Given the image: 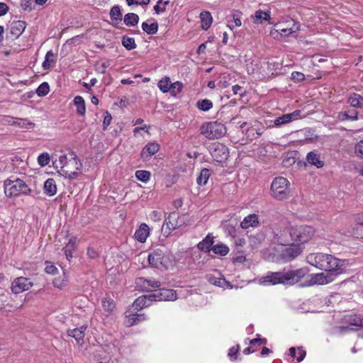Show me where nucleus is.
<instances>
[{
    "mask_svg": "<svg viewBox=\"0 0 363 363\" xmlns=\"http://www.w3.org/2000/svg\"><path fill=\"white\" fill-rule=\"evenodd\" d=\"M142 29L148 35L155 34L158 30V23L157 22L148 24L147 22L142 23Z\"/></svg>",
    "mask_w": 363,
    "mask_h": 363,
    "instance_id": "39",
    "label": "nucleus"
},
{
    "mask_svg": "<svg viewBox=\"0 0 363 363\" xmlns=\"http://www.w3.org/2000/svg\"><path fill=\"white\" fill-rule=\"evenodd\" d=\"M240 350V346L237 345L236 346H233L230 347L228 350V357L231 360H236L238 359V354Z\"/></svg>",
    "mask_w": 363,
    "mask_h": 363,
    "instance_id": "57",
    "label": "nucleus"
},
{
    "mask_svg": "<svg viewBox=\"0 0 363 363\" xmlns=\"http://www.w3.org/2000/svg\"><path fill=\"white\" fill-rule=\"evenodd\" d=\"M201 134L209 140L218 139L226 133L225 126L218 121L204 123L200 128Z\"/></svg>",
    "mask_w": 363,
    "mask_h": 363,
    "instance_id": "8",
    "label": "nucleus"
},
{
    "mask_svg": "<svg viewBox=\"0 0 363 363\" xmlns=\"http://www.w3.org/2000/svg\"><path fill=\"white\" fill-rule=\"evenodd\" d=\"M86 255L90 259H96L99 257V252L96 247L89 246L86 249Z\"/></svg>",
    "mask_w": 363,
    "mask_h": 363,
    "instance_id": "55",
    "label": "nucleus"
},
{
    "mask_svg": "<svg viewBox=\"0 0 363 363\" xmlns=\"http://www.w3.org/2000/svg\"><path fill=\"white\" fill-rule=\"evenodd\" d=\"M155 301H172L176 298V293L172 289H160L152 294Z\"/></svg>",
    "mask_w": 363,
    "mask_h": 363,
    "instance_id": "16",
    "label": "nucleus"
},
{
    "mask_svg": "<svg viewBox=\"0 0 363 363\" xmlns=\"http://www.w3.org/2000/svg\"><path fill=\"white\" fill-rule=\"evenodd\" d=\"M338 118L341 121H357L358 119V112L355 110H347L339 113Z\"/></svg>",
    "mask_w": 363,
    "mask_h": 363,
    "instance_id": "33",
    "label": "nucleus"
},
{
    "mask_svg": "<svg viewBox=\"0 0 363 363\" xmlns=\"http://www.w3.org/2000/svg\"><path fill=\"white\" fill-rule=\"evenodd\" d=\"M121 43H122L123 46L124 48H125L128 50H131L136 48L135 41L133 38H130L127 35H124L122 38Z\"/></svg>",
    "mask_w": 363,
    "mask_h": 363,
    "instance_id": "42",
    "label": "nucleus"
},
{
    "mask_svg": "<svg viewBox=\"0 0 363 363\" xmlns=\"http://www.w3.org/2000/svg\"><path fill=\"white\" fill-rule=\"evenodd\" d=\"M354 152L357 156L363 157V140H360L355 145Z\"/></svg>",
    "mask_w": 363,
    "mask_h": 363,
    "instance_id": "61",
    "label": "nucleus"
},
{
    "mask_svg": "<svg viewBox=\"0 0 363 363\" xmlns=\"http://www.w3.org/2000/svg\"><path fill=\"white\" fill-rule=\"evenodd\" d=\"M274 233L273 242L277 245L287 246L293 241L291 236V227L289 229H276Z\"/></svg>",
    "mask_w": 363,
    "mask_h": 363,
    "instance_id": "13",
    "label": "nucleus"
},
{
    "mask_svg": "<svg viewBox=\"0 0 363 363\" xmlns=\"http://www.w3.org/2000/svg\"><path fill=\"white\" fill-rule=\"evenodd\" d=\"M306 160L309 164L315 166L317 168H321L324 165V162L320 160V155L313 151L307 154Z\"/></svg>",
    "mask_w": 363,
    "mask_h": 363,
    "instance_id": "29",
    "label": "nucleus"
},
{
    "mask_svg": "<svg viewBox=\"0 0 363 363\" xmlns=\"http://www.w3.org/2000/svg\"><path fill=\"white\" fill-rule=\"evenodd\" d=\"M169 4V1H163L158 0L156 5L154 6V11L157 14L164 13L166 11V6Z\"/></svg>",
    "mask_w": 363,
    "mask_h": 363,
    "instance_id": "49",
    "label": "nucleus"
},
{
    "mask_svg": "<svg viewBox=\"0 0 363 363\" xmlns=\"http://www.w3.org/2000/svg\"><path fill=\"white\" fill-rule=\"evenodd\" d=\"M289 355L296 359L297 362H301L304 359L306 352L302 347H298L297 349L292 347L289 350Z\"/></svg>",
    "mask_w": 363,
    "mask_h": 363,
    "instance_id": "28",
    "label": "nucleus"
},
{
    "mask_svg": "<svg viewBox=\"0 0 363 363\" xmlns=\"http://www.w3.org/2000/svg\"><path fill=\"white\" fill-rule=\"evenodd\" d=\"M155 301L152 298V294L149 295H143L137 298L133 303L134 310L139 311L145 308L150 306Z\"/></svg>",
    "mask_w": 363,
    "mask_h": 363,
    "instance_id": "17",
    "label": "nucleus"
},
{
    "mask_svg": "<svg viewBox=\"0 0 363 363\" xmlns=\"http://www.w3.org/2000/svg\"><path fill=\"white\" fill-rule=\"evenodd\" d=\"M33 285V282L28 278L17 277L11 282V291L13 294H18L29 290Z\"/></svg>",
    "mask_w": 363,
    "mask_h": 363,
    "instance_id": "15",
    "label": "nucleus"
},
{
    "mask_svg": "<svg viewBox=\"0 0 363 363\" xmlns=\"http://www.w3.org/2000/svg\"><path fill=\"white\" fill-rule=\"evenodd\" d=\"M171 84L170 78L166 76L158 82L157 86L162 93H167L170 90Z\"/></svg>",
    "mask_w": 363,
    "mask_h": 363,
    "instance_id": "37",
    "label": "nucleus"
},
{
    "mask_svg": "<svg viewBox=\"0 0 363 363\" xmlns=\"http://www.w3.org/2000/svg\"><path fill=\"white\" fill-rule=\"evenodd\" d=\"M200 18L201 22V28L204 30H207L213 23V17L211 13L206 11L201 12Z\"/></svg>",
    "mask_w": 363,
    "mask_h": 363,
    "instance_id": "30",
    "label": "nucleus"
},
{
    "mask_svg": "<svg viewBox=\"0 0 363 363\" xmlns=\"http://www.w3.org/2000/svg\"><path fill=\"white\" fill-rule=\"evenodd\" d=\"M149 264L160 270L167 269L170 264L169 257L161 249H155L148 255Z\"/></svg>",
    "mask_w": 363,
    "mask_h": 363,
    "instance_id": "9",
    "label": "nucleus"
},
{
    "mask_svg": "<svg viewBox=\"0 0 363 363\" xmlns=\"http://www.w3.org/2000/svg\"><path fill=\"white\" fill-rule=\"evenodd\" d=\"M111 121H112V116H111V113H109L108 111H106L105 113V116L104 117V121H103L104 130H106L108 128V126L111 124Z\"/></svg>",
    "mask_w": 363,
    "mask_h": 363,
    "instance_id": "62",
    "label": "nucleus"
},
{
    "mask_svg": "<svg viewBox=\"0 0 363 363\" xmlns=\"http://www.w3.org/2000/svg\"><path fill=\"white\" fill-rule=\"evenodd\" d=\"M135 177L140 182H147L150 178V172L147 170H137Z\"/></svg>",
    "mask_w": 363,
    "mask_h": 363,
    "instance_id": "48",
    "label": "nucleus"
},
{
    "mask_svg": "<svg viewBox=\"0 0 363 363\" xmlns=\"http://www.w3.org/2000/svg\"><path fill=\"white\" fill-rule=\"evenodd\" d=\"M315 233V229L311 225H301L291 226V236H292V240L298 244H304L309 242L314 237Z\"/></svg>",
    "mask_w": 363,
    "mask_h": 363,
    "instance_id": "6",
    "label": "nucleus"
},
{
    "mask_svg": "<svg viewBox=\"0 0 363 363\" xmlns=\"http://www.w3.org/2000/svg\"><path fill=\"white\" fill-rule=\"evenodd\" d=\"M49 91L50 86L47 82L42 83L36 90V93L39 96H45L49 93Z\"/></svg>",
    "mask_w": 363,
    "mask_h": 363,
    "instance_id": "52",
    "label": "nucleus"
},
{
    "mask_svg": "<svg viewBox=\"0 0 363 363\" xmlns=\"http://www.w3.org/2000/svg\"><path fill=\"white\" fill-rule=\"evenodd\" d=\"M160 145L156 142L148 143L142 150L140 157L143 160H147L156 154L160 150Z\"/></svg>",
    "mask_w": 363,
    "mask_h": 363,
    "instance_id": "19",
    "label": "nucleus"
},
{
    "mask_svg": "<svg viewBox=\"0 0 363 363\" xmlns=\"http://www.w3.org/2000/svg\"><path fill=\"white\" fill-rule=\"evenodd\" d=\"M86 328L87 327L86 325H82L80 328L68 330L67 335L74 338L78 343H80V342H83Z\"/></svg>",
    "mask_w": 363,
    "mask_h": 363,
    "instance_id": "23",
    "label": "nucleus"
},
{
    "mask_svg": "<svg viewBox=\"0 0 363 363\" xmlns=\"http://www.w3.org/2000/svg\"><path fill=\"white\" fill-rule=\"evenodd\" d=\"M291 79L297 82H302L305 79V76L303 73L299 72H293L291 73Z\"/></svg>",
    "mask_w": 363,
    "mask_h": 363,
    "instance_id": "64",
    "label": "nucleus"
},
{
    "mask_svg": "<svg viewBox=\"0 0 363 363\" xmlns=\"http://www.w3.org/2000/svg\"><path fill=\"white\" fill-rule=\"evenodd\" d=\"M328 277L324 275L323 273H320L316 275L315 282H318L319 284H327L329 281H332V279H328Z\"/></svg>",
    "mask_w": 363,
    "mask_h": 363,
    "instance_id": "60",
    "label": "nucleus"
},
{
    "mask_svg": "<svg viewBox=\"0 0 363 363\" xmlns=\"http://www.w3.org/2000/svg\"><path fill=\"white\" fill-rule=\"evenodd\" d=\"M347 102L351 106L354 108H362L363 107V96L357 94L352 93L350 94Z\"/></svg>",
    "mask_w": 363,
    "mask_h": 363,
    "instance_id": "31",
    "label": "nucleus"
},
{
    "mask_svg": "<svg viewBox=\"0 0 363 363\" xmlns=\"http://www.w3.org/2000/svg\"><path fill=\"white\" fill-rule=\"evenodd\" d=\"M211 251L216 255H220V256H225L229 252V247L223 244H217L216 245H213L211 248Z\"/></svg>",
    "mask_w": 363,
    "mask_h": 363,
    "instance_id": "40",
    "label": "nucleus"
},
{
    "mask_svg": "<svg viewBox=\"0 0 363 363\" xmlns=\"http://www.w3.org/2000/svg\"><path fill=\"white\" fill-rule=\"evenodd\" d=\"M306 262L317 269L332 272L335 276L343 273L346 267L345 260L321 252L309 254L306 257Z\"/></svg>",
    "mask_w": 363,
    "mask_h": 363,
    "instance_id": "1",
    "label": "nucleus"
},
{
    "mask_svg": "<svg viewBox=\"0 0 363 363\" xmlns=\"http://www.w3.org/2000/svg\"><path fill=\"white\" fill-rule=\"evenodd\" d=\"M44 193L48 196H52L57 194V184L56 182L52 178L48 179L43 186Z\"/></svg>",
    "mask_w": 363,
    "mask_h": 363,
    "instance_id": "26",
    "label": "nucleus"
},
{
    "mask_svg": "<svg viewBox=\"0 0 363 363\" xmlns=\"http://www.w3.org/2000/svg\"><path fill=\"white\" fill-rule=\"evenodd\" d=\"M232 91L233 92V94H239L240 97H243L244 96H245L246 94V91L245 90H244L243 87L238 84L233 86Z\"/></svg>",
    "mask_w": 363,
    "mask_h": 363,
    "instance_id": "59",
    "label": "nucleus"
},
{
    "mask_svg": "<svg viewBox=\"0 0 363 363\" xmlns=\"http://www.w3.org/2000/svg\"><path fill=\"white\" fill-rule=\"evenodd\" d=\"M299 30L298 23L291 18H287L285 21L279 22L274 25V28L272 30V34L274 38H278L289 37L291 34L296 33Z\"/></svg>",
    "mask_w": 363,
    "mask_h": 363,
    "instance_id": "7",
    "label": "nucleus"
},
{
    "mask_svg": "<svg viewBox=\"0 0 363 363\" xmlns=\"http://www.w3.org/2000/svg\"><path fill=\"white\" fill-rule=\"evenodd\" d=\"M54 164L55 168L60 169L58 172L62 176L69 179H75L82 167V164L77 157L67 158L65 155H60L59 159L54 162Z\"/></svg>",
    "mask_w": 363,
    "mask_h": 363,
    "instance_id": "3",
    "label": "nucleus"
},
{
    "mask_svg": "<svg viewBox=\"0 0 363 363\" xmlns=\"http://www.w3.org/2000/svg\"><path fill=\"white\" fill-rule=\"evenodd\" d=\"M182 89L183 84L181 82L177 81L171 84L169 92L172 96H176L178 94L182 91Z\"/></svg>",
    "mask_w": 363,
    "mask_h": 363,
    "instance_id": "46",
    "label": "nucleus"
},
{
    "mask_svg": "<svg viewBox=\"0 0 363 363\" xmlns=\"http://www.w3.org/2000/svg\"><path fill=\"white\" fill-rule=\"evenodd\" d=\"M26 27V22L23 21H15L12 22L9 28V33L11 36L18 38L25 30Z\"/></svg>",
    "mask_w": 363,
    "mask_h": 363,
    "instance_id": "18",
    "label": "nucleus"
},
{
    "mask_svg": "<svg viewBox=\"0 0 363 363\" xmlns=\"http://www.w3.org/2000/svg\"><path fill=\"white\" fill-rule=\"evenodd\" d=\"M347 322L350 325L363 328V318H362L360 315H350L347 318Z\"/></svg>",
    "mask_w": 363,
    "mask_h": 363,
    "instance_id": "44",
    "label": "nucleus"
},
{
    "mask_svg": "<svg viewBox=\"0 0 363 363\" xmlns=\"http://www.w3.org/2000/svg\"><path fill=\"white\" fill-rule=\"evenodd\" d=\"M211 176V170L207 168H203L201 170L199 175L196 178V183L200 185H206Z\"/></svg>",
    "mask_w": 363,
    "mask_h": 363,
    "instance_id": "34",
    "label": "nucleus"
},
{
    "mask_svg": "<svg viewBox=\"0 0 363 363\" xmlns=\"http://www.w3.org/2000/svg\"><path fill=\"white\" fill-rule=\"evenodd\" d=\"M128 312L125 313V321L124 324L127 327H131L134 325H136L139 323L141 321H143L145 320L146 316L144 313L140 314H133V313H128Z\"/></svg>",
    "mask_w": 363,
    "mask_h": 363,
    "instance_id": "21",
    "label": "nucleus"
},
{
    "mask_svg": "<svg viewBox=\"0 0 363 363\" xmlns=\"http://www.w3.org/2000/svg\"><path fill=\"white\" fill-rule=\"evenodd\" d=\"M270 195L277 201H284L291 196L289 181L284 177H275L270 186Z\"/></svg>",
    "mask_w": 363,
    "mask_h": 363,
    "instance_id": "5",
    "label": "nucleus"
},
{
    "mask_svg": "<svg viewBox=\"0 0 363 363\" xmlns=\"http://www.w3.org/2000/svg\"><path fill=\"white\" fill-rule=\"evenodd\" d=\"M78 238L76 236H72L65 247H63L62 250L65 252L67 260L70 261L73 257V252L77 249V243Z\"/></svg>",
    "mask_w": 363,
    "mask_h": 363,
    "instance_id": "22",
    "label": "nucleus"
},
{
    "mask_svg": "<svg viewBox=\"0 0 363 363\" xmlns=\"http://www.w3.org/2000/svg\"><path fill=\"white\" fill-rule=\"evenodd\" d=\"M45 272L47 273V274H56L58 272V269L57 268L52 264H50L48 265H47L45 268Z\"/></svg>",
    "mask_w": 363,
    "mask_h": 363,
    "instance_id": "63",
    "label": "nucleus"
},
{
    "mask_svg": "<svg viewBox=\"0 0 363 363\" xmlns=\"http://www.w3.org/2000/svg\"><path fill=\"white\" fill-rule=\"evenodd\" d=\"M209 152L213 159L218 162L226 160L229 155L228 148L219 142L213 143L209 146Z\"/></svg>",
    "mask_w": 363,
    "mask_h": 363,
    "instance_id": "10",
    "label": "nucleus"
},
{
    "mask_svg": "<svg viewBox=\"0 0 363 363\" xmlns=\"http://www.w3.org/2000/svg\"><path fill=\"white\" fill-rule=\"evenodd\" d=\"M213 238L210 234L207 235L203 240L197 244L198 249L204 252H209L214 242Z\"/></svg>",
    "mask_w": 363,
    "mask_h": 363,
    "instance_id": "24",
    "label": "nucleus"
},
{
    "mask_svg": "<svg viewBox=\"0 0 363 363\" xmlns=\"http://www.w3.org/2000/svg\"><path fill=\"white\" fill-rule=\"evenodd\" d=\"M55 62L56 60L55 54L53 53L52 50H49L45 55V60L42 64V67L45 70H47L54 66Z\"/></svg>",
    "mask_w": 363,
    "mask_h": 363,
    "instance_id": "32",
    "label": "nucleus"
},
{
    "mask_svg": "<svg viewBox=\"0 0 363 363\" xmlns=\"http://www.w3.org/2000/svg\"><path fill=\"white\" fill-rule=\"evenodd\" d=\"M110 18L113 21L116 23L122 21V13L119 6H114L110 11Z\"/></svg>",
    "mask_w": 363,
    "mask_h": 363,
    "instance_id": "41",
    "label": "nucleus"
},
{
    "mask_svg": "<svg viewBox=\"0 0 363 363\" xmlns=\"http://www.w3.org/2000/svg\"><path fill=\"white\" fill-rule=\"evenodd\" d=\"M149 218L153 222H160L162 219V213L158 211H153L150 213Z\"/></svg>",
    "mask_w": 363,
    "mask_h": 363,
    "instance_id": "58",
    "label": "nucleus"
},
{
    "mask_svg": "<svg viewBox=\"0 0 363 363\" xmlns=\"http://www.w3.org/2000/svg\"><path fill=\"white\" fill-rule=\"evenodd\" d=\"M353 235L357 238H363V222L356 225L353 229Z\"/></svg>",
    "mask_w": 363,
    "mask_h": 363,
    "instance_id": "56",
    "label": "nucleus"
},
{
    "mask_svg": "<svg viewBox=\"0 0 363 363\" xmlns=\"http://www.w3.org/2000/svg\"><path fill=\"white\" fill-rule=\"evenodd\" d=\"M4 194L9 198L29 195L32 190L23 179L11 177L4 182Z\"/></svg>",
    "mask_w": 363,
    "mask_h": 363,
    "instance_id": "4",
    "label": "nucleus"
},
{
    "mask_svg": "<svg viewBox=\"0 0 363 363\" xmlns=\"http://www.w3.org/2000/svg\"><path fill=\"white\" fill-rule=\"evenodd\" d=\"M307 268H300L294 270H288L277 272H269L264 277V281L272 285L281 284L284 285H294L299 283L308 274Z\"/></svg>",
    "mask_w": 363,
    "mask_h": 363,
    "instance_id": "2",
    "label": "nucleus"
},
{
    "mask_svg": "<svg viewBox=\"0 0 363 363\" xmlns=\"http://www.w3.org/2000/svg\"><path fill=\"white\" fill-rule=\"evenodd\" d=\"M150 234V230L149 226L143 223H141L139 228L135 230L134 233V238L136 240L141 243L145 242L147 238Z\"/></svg>",
    "mask_w": 363,
    "mask_h": 363,
    "instance_id": "20",
    "label": "nucleus"
},
{
    "mask_svg": "<svg viewBox=\"0 0 363 363\" xmlns=\"http://www.w3.org/2000/svg\"><path fill=\"white\" fill-rule=\"evenodd\" d=\"M179 214L172 212L169 214L168 217L164 220L162 228V232L165 236H168L171 232L182 226V223L179 221Z\"/></svg>",
    "mask_w": 363,
    "mask_h": 363,
    "instance_id": "11",
    "label": "nucleus"
},
{
    "mask_svg": "<svg viewBox=\"0 0 363 363\" xmlns=\"http://www.w3.org/2000/svg\"><path fill=\"white\" fill-rule=\"evenodd\" d=\"M196 106L199 110L208 111L213 108V103L209 99H203L198 101Z\"/></svg>",
    "mask_w": 363,
    "mask_h": 363,
    "instance_id": "45",
    "label": "nucleus"
},
{
    "mask_svg": "<svg viewBox=\"0 0 363 363\" xmlns=\"http://www.w3.org/2000/svg\"><path fill=\"white\" fill-rule=\"evenodd\" d=\"M253 18H254L255 23H262V21L263 20L269 21L271 18L270 11H264L259 9L255 12Z\"/></svg>",
    "mask_w": 363,
    "mask_h": 363,
    "instance_id": "35",
    "label": "nucleus"
},
{
    "mask_svg": "<svg viewBox=\"0 0 363 363\" xmlns=\"http://www.w3.org/2000/svg\"><path fill=\"white\" fill-rule=\"evenodd\" d=\"M124 23L128 26H134L138 23L139 16L134 13H128L124 16Z\"/></svg>",
    "mask_w": 363,
    "mask_h": 363,
    "instance_id": "38",
    "label": "nucleus"
},
{
    "mask_svg": "<svg viewBox=\"0 0 363 363\" xmlns=\"http://www.w3.org/2000/svg\"><path fill=\"white\" fill-rule=\"evenodd\" d=\"M285 246L280 253L281 259L285 262H290L296 258L302 252L301 248L298 245L290 243Z\"/></svg>",
    "mask_w": 363,
    "mask_h": 363,
    "instance_id": "14",
    "label": "nucleus"
},
{
    "mask_svg": "<svg viewBox=\"0 0 363 363\" xmlns=\"http://www.w3.org/2000/svg\"><path fill=\"white\" fill-rule=\"evenodd\" d=\"M67 281L68 280L66 276L64 274L62 277L55 278L52 281V284L55 288L62 289L67 286Z\"/></svg>",
    "mask_w": 363,
    "mask_h": 363,
    "instance_id": "47",
    "label": "nucleus"
},
{
    "mask_svg": "<svg viewBox=\"0 0 363 363\" xmlns=\"http://www.w3.org/2000/svg\"><path fill=\"white\" fill-rule=\"evenodd\" d=\"M17 126L21 128H33L35 126V123L28 121L26 118H18V125Z\"/></svg>",
    "mask_w": 363,
    "mask_h": 363,
    "instance_id": "53",
    "label": "nucleus"
},
{
    "mask_svg": "<svg viewBox=\"0 0 363 363\" xmlns=\"http://www.w3.org/2000/svg\"><path fill=\"white\" fill-rule=\"evenodd\" d=\"M50 161V157L48 152H43L38 157V163L40 167H45Z\"/></svg>",
    "mask_w": 363,
    "mask_h": 363,
    "instance_id": "51",
    "label": "nucleus"
},
{
    "mask_svg": "<svg viewBox=\"0 0 363 363\" xmlns=\"http://www.w3.org/2000/svg\"><path fill=\"white\" fill-rule=\"evenodd\" d=\"M135 287L142 291H152L161 286V282L155 279L138 277L135 281Z\"/></svg>",
    "mask_w": 363,
    "mask_h": 363,
    "instance_id": "12",
    "label": "nucleus"
},
{
    "mask_svg": "<svg viewBox=\"0 0 363 363\" xmlns=\"http://www.w3.org/2000/svg\"><path fill=\"white\" fill-rule=\"evenodd\" d=\"M290 117L287 116V114H284L281 116L277 118L274 121L273 126H280L282 125L287 124L290 123Z\"/></svg>",
    "mask_w": 363,
    "mask_h": 363,
    "instance_id": "54",
    "label": "nucleus"
},
{
    "mask_svg": "<svg viewBox=\"0 0 363 363\" xmlns=\"http://www.w3.org/2000/svg\"><path fill=\"white\" fill-rule=\"evenodd\" d=\"M73 104L76 107L77 113L80 116H84L86 108L84 98L81 96H75L73 99Z\"/></svg>",
    "mask_w": 363,
    "mask_h": 363,
    "instance_id": "27",
    "label": "nucleus"
},
{
    "mask_svg": "<svg viewBox=\"0 0 363 363\" xmlns=\"http://www.w3.org/2000/svg\"><path fill=\"white\" fill-rule=\"evenodd\" d=\"M267 340L266 338L259 337V335H257V337L252 340H250L249 343L253 349H257V347H259L262 345H265Z\"/></svg>",
    "mask_w": 363,
    "mask_h": 363,
    "instance_id": "50",
    "label": "nucleus"
},
{
    "mask_svg": "<svg viewBox=\"0 0 363 363\" xmlns=\"http://www.w3.org/2000/svg\"><path fill=\"white\" fill-rule=\"evenodd\" d=\"M242 12L239 11H235L233 12L232 17H233V22L232 23H230L228 25V27L230 30H233L236 27H240L242 26Z\"/></svg>",
    "mask_w": 363,
    "mask_h": 363,
    "instance_id": "36",
    "label": "nucleus"
},
{
    "mask_svg": "<svg viewBox=\"0 0 363 363\" xmlns=\"http://www.w3.org/2000/svg\"><path fill=\"white\" fill-rule=\"evenodd\" d=\"M102 306L105 311L111 313L115 308V303L111 298H104L102 300Z\"/></svg>",
    "mask_w": 363,
    "mask_h": 363,
    "instance_id": "43",
    "label": "nucleus"
},
{
    "mask_svg": "<svg viewBox=\"0 0 363 363\" xmlns=\"http://www.w3.org/2000/svg\"><path fill=\"white\" fill-rule=\"evenodd\" d=\"M259 225L258 216L253 213L244 218L240 223L242 229H247L250 227H256Z\"/></svg>",
    "mask_w": 363,
    "mask_h": 363,
    "instance_id": "25",
    "label": "nucleus"
}]
</instances>
